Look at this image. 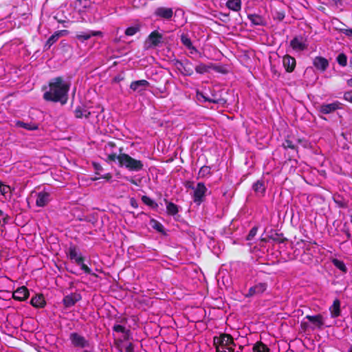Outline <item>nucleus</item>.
Returning a JSON list of instances; mask_svg holds the SVG:
<instances>
[{
	"label": "nucleus",
	"instance_id": "nucleus-58",
	"mask_svg": "<svg viewBox=\"0 0 352 352\" xmlns=\"http://www.w3.org/2000/svg\"><path fill=\"white\" fill-rule=\"evenodd\" d=\"M192 74V70H190L189 72H187L186 74V75H189V76H190V75H191Z\"/></svg>",
	"mask_w": 352,
	"mask_h": 352
},
{
	"label": "nucleus",
	"instance_id": "nucleus-38",
	"mask_svg": "<svg viewBox=\"0 0 352 352\" xmlns=\"http://www.w3.org/2000/svg\"><path fill=\"white\" fill-rule=\"evenodd\" d=\"M140 31L139 26H131L129 27L125 30V34L126 36H133L135 34L138 32Z\"/></svg>",
	"mask_w": 352,
	"mask_h": 352
},
{
	"label": "nucleus",
	"instance_id": "nucleus-27",
	"mask_svg": "<svg viewBox=\"0 0 352 352\" xmlns=\"http://www.w3.org/2000/svg\"><path fill=\"white\" fill-rule=\"evenodd\" d=\"M226 6L231 10L238 12L241 9V0H228Z\"/></svg>",
	"mask_w": 352,
	"mask_h": 352
},
{
	"label": "nucleus",
	"instance_id": "nucleus-59",
	"mask_svg": "<svg viewBox=\"0 0 352 352\" xmlns=\"http://www.w3.org/2000/svg\"><path fill=\"white\" fill-rule=\"evenodd\" d=\"M348 352H352V346H350V348L349 349Z\"/></svg>",
	"mask_w": 352,
	"mask_h": 352
},
{
	"label": "nucleus",
	"instance_id": "nucleus-9",
	"mask_svg": "<svg viewBox=\"0 0 352 352\" xmlns=\"http://www.w3.org/2000/svg\"><path fill=\"white\" fill-rule=\"evenodd\" d=\"M341 108L342 104L339 101H335L330 104H322L319 107L318 109L321 113L329 114Z\"/></svg>",
	"mask_w": 352,
	"mask_h": 352
},
{
	"label": "nucleus",
	"instance_id": "nucleus-43",
	"mask_svg": "<svg viewBox=\"0 0 352 352\" xmlns=\"http://www.w3.org/2000/svg\"><path fill=\"white\" fill-rule=\"evenodd\" d=\"M256 232H257V228H256V227L252 228L250 230V231L248 235L247 239L251 240L256 234Z\"/></svg>",
	"mask_w": 352,
	"mask_h": 352
},
{
	"label": "nucleus",
	"instance_id": "nucleus-6",
	"mask_svg": "<svg viewBox=\"0 0 352 352\" xmlns=\"http://www.w3.org/2000/svg\"><path fill=\"white\" fill-rule=\"evenodd\" d=\"M193 189L192 199L195 203L199 205L201 204L206 196L208 190L205 184L202 182H199L195 187H191Z\"/></svg>",
	"mask_w": 352,
	"mask_h": 352
},
{
	"label": "nucleus",
	"instance_id": "nucleus-17",
	"mask_svg": "<svg viewBox=\"0 0 352 352\" xmlns=\"http://www.w3.org/2000/svg\"><path fill=\"white\" fill-rule=\"evenodd\" d=\"M181 42L190 51V54H195L199 52L197 48L192 45L190 38L187 34H182L181 35Z\"/></svg>",
	"mask_w": 352,
	"mask_h": 352
},
{
	"label": "nucleus",
	"instance_id": "nucleus-45",
	"mask_svg": "<svg viewBox=\"0 0 352 352\" xmlns=\"http://www.w3.org/2000/svg\"><path fill=\"white\" fill-rule=\"evenodd\" d=\"M283 146L285 148H292V149H294L295 148V146L293 144V142L292 141H290V140H288L285 141V142L283 143Z\"/></svg>",
	"mask_w": 352,
	"mask_h": 352
},
{
	"label": "nucleus",
	"instance_id": "nucleus-16",
	"mask_svg": "<svg viewBox=\"0 0 352 352\" xmlns=\"http://www.w3.org/2000/svg\"><path fill=\"white\" fill-rule=\"evenodd\" d=\"M283 64L287 72H292L296 67V60L289 55H285L283 58Z\"/></svg>",
	"mask_w": 352,
	"mask_h": 352
},
{
	"label": "nucleus",
	"instance_id": "nucleus-4",
	"mask_svg": "<svg viewBox=\"0 0 352 352\" xmlns=\"http://www.w3.org/2000/svg\"><path fill=\"white\" fill-rule=\"evenodd\" d=\"M69 338L71 344L75 348L86 349L90 346L89 341L82 335L77 332L71 333Z\"/></svg>",
	"mask_w": 352,
	"mask_h": 352
},
{
	"label": "nucleus",
	"instance_id": "nucleus-37",
	"mask_svg": "<svg viewBox=\"0 0 352 352\" xmlns=\"http://www.w3.org/2000/svg\"><path fill=\"white\" fill-rule=\"evenodd\" d=\"M74 113H75V116L78 118H81L83 116L87 118L88 116V115L90 114V113L88 112L87 110L82 109L80 108H77L75 110Z\"/></svg>",
	"mask_w": 352,
	"mask_h": 352
},
{
	"label": "nucleus",
	"instance_id": "nucleus-34",
	"mask_svg": "<svg viewBox=\"0 0 352 352\" xmlns=\"http://www.w3.org/2000/svg\"><path fill=\"white\" fill-rule=\"evenodd\" d=\"M167 213L170 215H175L178 212L177 205L172 202H168L166 205Z\"/></svg>",
	"mask_w": 352,
	"mask_h": 352
},
{
	"label": "nucleus",
	"instance_id": "nucleus-35",
	"mask_svg": "<svg viewBox=\"0 0 352 352\" xmlns=\"http://www.w3.org/2000/svg\"><path fill=\"white\" fill-rule=\"evenodd\" d=\"M210 67H211L210 66H208L204 63H199V65H197L195 67V69L197 73L203 74L208 72V69Z\"/></svg>",
	"mask_w": 352,
	"mask_h": 352
},
{
	"label": "nucleus",
	"instance_id": "nucleus-56",
	"mask_svg": "<svg viewBox=\"0 0 352 352\" xmlns=\"http://www.w3.org/2000/svg\"><path fill=\"white\" fill-rule=\"evenodd\" d=\"M0 217H2L3 219V220H5L6 217L3 214V212L0 210Z\"/></svg>",
	"mask_w": 352,
	"mask_h": 352
},
{
	"label": "nucleus",
	"instance_id": "nucleus-36",
	"mask_svg": "<svg viewBox=\"0 0 352 352\" xmlns=\"http://www.w3.org/2000/svg\"><path fill=\"white\" fill-rule=\"evenodd\" d=\"M142 201L144 204L150 206L152 208H156L158 206L156 202L146 195L142 196Z\"/></svg>",
	"mask_w": 352,
	"mask_h": 352
},
{
	"label": "nucleus",
	"instance_id": "nucleus-2",
	"mask_svg": "<svg viewBox=\"0 0 352 352\" xmlns=\"http://www.w3.org/2000/svg\"><path fill=\"white\" fill-rule=\"evenodd\" d=\"M109 162L118 160L120 167H124L130 171H139L143 168V163L140 160H135L126 153H112L108 155Z\"/></svg>",
	"mask_w": 352,
	"mask_h": 352
},
{
	"label": "nucleus",
	"instance_id": "nucleus-60",
	"mask_svg": "<svg viewBox=\"0 0 352 352\" xmlns=\"http://www.w3.org/2000/svg\"><path fill=\"white\" fill-rule=\"evenodd\" d=\"M131 182L133 184H135V182L133 180H131Z\"/></svg>",
	"mask_w": 352,
	"mask_h": 352
},
{
	"label": "nucleus",
	"instance_id": "nucleus-3",
	"mask_svg": "<svg viewBox=\"0 0 352 352\" xmlns=\"http://www.w3.org/2000/svg\"><path fill=\"white\" fill-rule=\"evenodd\" d=\"M32 197H34L36 206L40 208L46 206L52 199V193L46 190L32 192Z\"/></svg>",
	"mask_w": 352,
	"mask_h": 352
},
{
	"label": "nucleus",
	"instance_id": "nucleus-57",
	"mask_svg": "<svg viewBox=\"0 0 352 352\" xmlns=\"http://www.w3.org/2000/svg\"><path fill=\"white\" fill-rule=\"evenodd\" d=\"M239 349H240V351H234V350H233V352H241L242 349H243V346H239Z\"/></svg>",
	"mask_w": 352,
	"mask_h": 352
},
{
	"label": "nucleus",
	"instance_id": "nucleus-18",
	"mask_svg": "<svg viewBox=\"0 0 352 352\" xmlns=\"http://www.w3.org/2000/svg\"><path fill=\"white\" fill-rule=\"evenodd\" d=\"M313 64L316 68L321 71H324L329 66L328 60L321 56H317L314 59Z\"/></svg>",
	"mask_w": 352,
	"mask_h": 352
},
{
	"label": "nucleus",
	"instance_id": "nucleus-25",
	"mask_svg": "<svg viewBox=\"0 0 352 352\" xmlns=\"http://www.w3.org/2000/svg\"><path fill=\"white\" fill-rule=\"evenodd\" d=\"M31 305L33 307L41 308L45 305V301L42 295H38L31 299Z\"/></svg>",
	"mask_w": 352,
	"mask_h": 352
},
{
	"label": "nucleus",
	"instance_id": "nucleus-15",
	"mask_svg": "<svg viewBox=\"0 0 352 352\" xmlns=\"http://www.w3.org/2000/svg\"><path fill=\"white\" fill-rule=\"evenodd\" d=\"M149 82L146 80H140L133 81L130 85V89L133 91L141 92L149 86Z\"/></svg>",
	"mask_w": 352,
	"mask_h": 352
},
{
	"label": "nucleus",
	"instance_id": "nucleus-32",
	"mask_svg": "<svg viewBox=\"0 0 352 352\" xmlns=\"http://www.w3.org/2000/svg\"><path fill=\"white\" fill-rule=\"evenodd\" d=\"M253 189L256 193L263 195L265 190L264 182L262 181H257L253 185Z\"/></svg>",
	"mask_w": 352,
	"mask_h": 352
},
{
	"label": "nucleus",
	"instance_id": "nucleus-13",
	"mask_svg": "<svg viewBox=\"0 0 352 352\" xmlns=\"http://www.w3.org/2000/svg\"><path fill=\"white\" fill-rule=\"evenodd\" d=\"M267 283H259L251 287L248 293L245 295L246 297H252L255 295L261 294L267 289Z\"/></svg>",
	"mask_w": 352,
	"mask_h": 352
},
{
	"label": "nucleus",
	"instance_id": "nucleus-19",
	"mask_svg": "<svg viewBox=\"0 0 352 352\" xmlns=\"http://www.w3.org/2000/svg\"><path fill=\"white\" fill-rule=\"evenodd\" d=\"M69 257L76 264H80L81 261H84V258L80 253H79L75 247H70L69 249Z\"/></svg>",
	"mask_w": 352,
	"mask_h": 352
},
{
	"label": "nucleus",
	"instance_id": "nucleus-31",
	"mask_svg": "<svg viewBox=\"0 0 352 352\" xmlns=\"http://www.w3.org/2000/svg\"><path fill=\"white\" fill-rule=\"evenodd\" d=\"M250 21L254 25H261L263 24V19L258 14H250L248 16Z\"/></svg>",
	"mask_w": 352,
	"mask_h": 352
},
{
	"label": "nucleus",
	"instance_id": "nucleus-44",
	"mask_svg": "<svg viewBox=\"0 0 352 352\" xmlns=\"http://www.w3.org/2000/svg\"><path fill=\"white\" fill-rule=\"evenodd\" d=\"M78 265L80 266V269L82 270H83L85 273H87V274H91V270L87 265L84 264L83 261H81V263L80 264H78Z\"/></svg>",
	"mask_w": 352,
	"mask_h": 352
},
{
	"label": "nucleus",
	"instance_id": "nucleus-1",
	"mask_svg": "<svg viewBox=\"0 0 352 352\" xmlns=\"http://www.w3.org/2000/svg\"><path fill=\"white\" fill-rule=\"evenodd\" d=\"M69 84L61 77L53 78L49 83V87L43 94V98L47 101L60 102L64 104L67 100Z\"/></svg>",
	"mask_w": 352,
	"mask_h": 352
},
{
	"label": "nucleus",
	"instance_id": "nucleus-20",
	"mask_svg": "<svg viewBox=\"0 0 352 352\" xmlns=\"http://www.w3.org/2000/svg\"><path fill=\"white\" fill-rule=\"evenodd\" d=\"M14 126L19 128H23L28 131H36L38 129V124L36 122H24L17 120L15 122Z\"/></svg>",
	"mask_w": 352,
	"mask_h": 352
},
{
	"label": "nucleus",
	"instance_id": "nucleus-22",
	"mask_svg": "<svg viewBox=\"0 0 352 352\" xmlns=\"http://www.w3.org/2000/svg\"><path fill=\"white\" fill-rule=\"evenodd\" d=\"M331 316L332 318H337L340 315V301L338 299H336L332 305L329 307Z\"/></svg>",
	"mask_w": 352,
	"mask_h": 352
},
{
	"label": "nucleus",
	"instance_id": "nucleus-49",
	"mask_svg": "<svg viewBox=\"0 0 352 352\" xmlns=\"http://www.w3.org/2000/svg\"><path fill=\"white\" fill-rule=\"evenodd\" d=\"M130 204L131 206L133 207L134 208H137L138 207V202L134 198H131L130 199Z\"/></svg>",
	"mask_w": 352,
	"mask_h": 352
},
{
	"label": "nucleus",
	"instance_id": "nucleus-10",
	"mask_svg": "<svg viewBox=\"0 0 352 352\" xmlns=\"http://www.w3.org/2000/svg\"><path fill=\"white\" fill-rule=\"evenodd\" d=\"M154 14L158 18L170 20L173 16V10L170 8L159 7L155 9Z\"/></svg>",
	"mask_w": 352,
	"mask_h": 352
},
{
	"label": "nucleus",
	"instance_id": "nucleus-5",
	"mask_svg": "<svg viewBox=\"0 0 352 352\" xmlns=\"http://www.w3.org/2000/svg\"><path fill=\"white\" fill-rule=\"evenodd\" d=\"M163 43V35L158 31H153L144 42V48L154 49Z\"/></svg>",
	"mask_w": 352,
	"mask_h": 352
},
{
	"label": "nucleus",
	"instance_id": "nucleus-40",
	"mask_svg": "<svg viewBox=\"0 0 352 352\" xmlns=\"http://www.w3.org/2000/svg\"><path fill=\"white\" fill-rule=\"evenodd\" d=\"M337 61L341 66H345L347 63L346 56L344 54H340L337 57Z\"/></svg>",
	"mask_w": 352,
	"mask_h": 352
},
{
	"label": "nucleus",
	"instance_id": "nucleus-48",
	"mask_svg": "<svg viewBox=\"0 0 352 352\" xmlns=\"http://www.w3.org/2000/svg\"><path fill=\"white\" fill-rule=\"evenodd\" d=\"M153 222L155 223V225L153 226V228H155L158 231H161L162 228V226L156 221H153Z\"/></svg>",
	"mask_w": 352,
	"mask_h": 352
},
{
	"label": "nucleus",
	"instance_id": "nucleus-26",
	"mask_svg": "<svg viewBox=\"0 0 352 352\" xmlns=\"http://www.w3.org/2000/svg\"><path fill=\"white\" fill-rule=\"evenodd\" d=\"M197 98L199 100H203L204 102H209L214 104L221 103V100L220 98H217L213 96L212 98H208L203 93L197 92Z\"/></svg>",
	"mask_w": 352,
	"mask_h": 352
},
{
	"label": "nucleus",
	"instance_id": "nucleus-54",
	"mask_svg": "<svg viewBox=\"0 0 352 352\" xmlns=\"http://www.w3.org/2000/svg\"><path fill=\"white\" fill-rule=\"evenodd\" d=\"M94 165L96 170H100V169L102 170V167L99 164L94 163Z\"/></svg>",
	"mask_w": 352,
	"mask_h": 352
},
{
	"label": "nucleus",
	"instance_id": "nucleus-14",
	"mask_svg": "<svg viewBox=\"0 0 352 352\" xmlns=\"http://www.w3.org/2000/svg\"><path fill=\"white\" fill-rule=\"evenodd\" d=\"M29 296L28 289L25 287L22 286L19 287L16 290L13 292L12 297L14 300L23 301L26 300Z\"/></svg>",
	"mask_w": 352,
	"mask_h": 352
},
{
	"label": "nucleus",
	"instance_id": "nucleus-42",
	"mask_svg": "<svg viewBox=\"0 0 352 352\" xmlns=\"http://www.w3.org/2000/svg\"><path fill=\"white\" fill-rule=\"evenodd\" d=\"M235 346H226L223 347H217V352H233Z\"/></svg>",
	"mask_w": 352,
	"mask_h": 352
},
{
	"label": "nucleus",
	"instance_id": "nucleus-53",
	"mask_svg": "<svg viewBox=\"0 0 352 352\" xmlns=\"http://www.w3.org/2000/svg\"><path fill=\"white\" fill-rule=\"evenodd\" d=\"M54 43L48 38V40L46 42L45 46H48V48L51 47Z\"/></svg>",
	"mask_w": 352,
	"mask_h": 352
},
{
	"label": "nucleus",
	"instance_id": "nucleus-47",
	"mask_svg": "<svg viewBox=\"0 0 352 352\" xmlns=\"http://www.w3.org/2000/svg\"><path fill=\"white\" fill-rule=\"evenodd\" d=\"M340 32L345 34L346 36L352 38V29H341Z\"/></svg>",
	"mask_w": 352,
	"mask_h": 352
},
{
	"label": "nucleus",
	"instance_id": "nucleus-39",
	"mask_svg": "<svg viewBox=\"0 0 352 352\" xmlns=\"http://www.w3.org/2000/svg\"><path fill=\"white\" fill-rule=\"evenodd\" d=\"M333 263L337 268H338L341 271H342V272L346 271V267L345 266L344 263L342 261H340L338 259H334L333 261Z\"/></svg>",
	"mask_w": 352,
	"mask_h": 352
},
{
	"label": "nucleus",
	"instance_id": "nucleus-30",
	"mask_svg": "<svg viewBox=\"0 0 352 352\" xmlns=\"http://www.w3.org/2000/svg\"><path fill=\"white\" fill-rule=\"evenodd\" d=\"M212 175L211 168L208 166H203L198 173V178H205Z\"/></svg>",
	"mask_w": 352,
	"mask_h": 352
},
{
	"label": "nucleus",
	"instance_id": "nucleus-8",
	"mask_svg": "<svg viewBox=\"0 0 352 352\" xmlns=\"http://www.w3.org/2000/svg\"><path fill=\"white\" fill-rule=\"evenodd\" d=\"M290 46L295 52H300L307 48L308 43L302 36H296L290 41Z\"/></svg>",
	"mask_w": 352,
	"mask_h": 352
},
{
	"label": "nucleus",
	"instance_id": "nucleus-52",
	"mask_svg": "<svg viewBox=\"0 0 352 352\" xmlns=\"http://www.w3.org/2000/svg\"><path fill=\"white\" fill-rule=\"evenodd\" d=\"M54 43L48 38V40L46 42L45 46H48V48L51 47Z\"/></svg>",
	"mask_w": 352,
	"mask_h": 352
},
{
	"label": "nucleus",
	"instance_id": "nucleus-11",
	"mask_svg": "<svg viewBox=\"0 0 352 352\" xmlns=\"http://www.w3.org/2000/svg\"><path fill=\"white\" fill-rule=\"evenodd\" d=\"M103 34L101 31L87 30L86 32H80L76 35V38L83 43L89 40L92 36H102Z\"/></svg>",
	"mask_w": 352,
	"mask_h": 352
},
{
	"label": "nucleus",
	"instance_id": "nucleus-28",
	"mask_svg": "<svg viewBox=\"0 0 352 352\" xmlns=\"http://www.w3.org/2000/svg\"><path fill=\"white\" fill-rule=\"evenodd\" d=\"M113 330L118 333H122L123 334V338L128 340L130 336V331L126 329V328L120 324H116L113 327Z\"/></svg>",
	"mask_w": 352,
	"mask_h": 352
},
{
	"label": "nucleus",
	"instance_id": "nucleus-7",
	"mask_svg": "<svg viewBox=\"0 0 352 352\" xmlns=\"http://www.w3.org/2000/svg\"><path fill=\"white\" fill-rule=\"evenodd\" d=\"M214 344L217 347H223L226 346H236L233 338L229 334H221L219 336L214 338Z\"/></svg>",
	"mask_w": 352,
	"mask_h": 352
},
{
	"label": "nucleus",
	"instance_id": "nucleus-21",
	"mask_svg": "<svg viewBox=\"0 0 352 352\" xmlns=\"http://www.w3.org/2000/svg\"><path fill=\"white\" fill-rule=\"evenodd\" d=\"M306 318L312 323L314 328L316 327L320 329L324 325V319L320 314L316 316H307Z\"/></svg>",
	"mask_w": 352,
	"mask_h": 352
},
{
	"label": "nucleus",
	"instance_id": "nucleus-46",
	"mask_svg": "<svg viewBox=\"0 0 352 352\" xmlns=\"http://www.w3.org/2000/svg\"><path fill=\"white\" fill-rule=\"evenodd\" d=\"M343 98L345 100L352 103V91L345 92Z\"/></svg>",
	"mask_w": 352,
	"mask_h": 352
},
{
	"label": "nucleus",
	"instance_id": "nucleus-24",
	"mask_svg": "<svg viewBox=\"0 0 352 352\" xmlns=\"http://www.w3.org/2000/svg\"><path fill=\"white\" fill-rule=\"evenodd\" d=\"M116 148V145L112 142H107L104 147V155H105V161L108 163H111L112 162H109L108 160V155L112 154V153H116V152L114 151Z\"/></svg>",
	"mask_w": 352,
	"mask_h": 352
},
{
	"label": "nucleus",
	"instance_id": "nucleus-23",
	"mask_svg": "<svg viewBox=\"0 0 352 352\" xmlns=\"http://www.w3.org/2000/svg\"><path fill=\"white\" fill-rule=\"evenodd\" d=\"M91 1L90 0H76L75 6L79 12H83L87 8L91 7Z\"/></svg>",
	"mask_w": 352,
	"mask_h": 352
},
{
	"label": "nucleus",
	"instance_id": "nucleus-51",
	"mask_svg": "<svg viewBox=\"0 0 352 352\" xmlns=\"http://www.w3.org/2000/svg\"><path fill=\"white\" fill-rule=\"evenodd\" d=\"M102 177L104 179H106L107 180H109L111 178V174L107 173V174H105L104 175H103Z\"/></svg>",
	"mask_w": 352,
	"mask_h": 352
},
{
	"label": "nucleus",
	"instance_id": "nucleus-41",
	"mask_svg": "<svg viewBox=\"0 0 352 352\" xmlns=\"http://www.w3.org/2000/svg\"><path fill=\"white\" fill-rule=\"evenodd\" d=\"M65 30L58 31L56 32L54 34H52L49 39L54 43L57 41V40L59 38L60 36H61L63 34V32H65Z\"/></svg>",
	"mask_w": 352,
	"mask_h": 352
},
{
	"label": "nucleus",
	"instance_id": "nucleus-55",
	"mask_svg": "<svg viewBox=\"0 0 352 352\" xmlns=\"http://www.w3.org/2000/svg\"><path fill=\"white\" fill-rule=\"evenodd\" d=\"M347 85L348 86L352 87V78H350L347 80Z\"/></svg>",
	"mask_w": 352,
	"mask_h": 352
},
{
	"label": "nucleus",
	"instance_id": "nucleus-12",
	"mask_svg": "<svg viewBox=\"0 0 352 352\" xmlns=\"http://www.w3.org/2000/svg\"><path fill=\"white\" fill-rule=\"evenodd\" d=\"M81 300V296L78 293H72L64 297L63 302L66 308L74 306L77 302Z\"/></svg>",
	"mask_w": 352,
	"mask_h": 352
},
{
	"label": "nucleus",
	"instance_id": "nucleus-33",
	"mask_svg": "<svg viewBox=\"0 0 352 352\" xmlns=\"http://www.w3.org/2000/svg\"><path fill=\"white\" fill-rule=\"evenodd\" d=\"M254 352H269L268 347L261 342H256L253 346Z\"/></svg>",
	"mask_w": 352,
	"mask_h": 352
},
{
	"label": "nucleus",
	"instance_id": "nucleus-29",
	"mask_svg": "<svg viewBox=\"0 0 352 352\" xmlns=\"http://www.w3.org/2000/svg\"><path fill=\"white\" fill-rule=\"evenodd\" d=\"M0 194L5 199L10 198L12 192L11 188L9 186L5 185L2 183L0 184Z\"/></svg>",
	"mask_w": 352,
	"mask_h": 352
},
{
	"label": "nucleus",
	"instance_id": "nucleus-50",
	"mask_svg": "<svg viewBox=\"0 0 352 352\" xmlns=\"http://www.w3.org/2000/svg\"><path fill=\"white\" fill-rule=\"evenodd\" d=\"M126 352H134L133 344L129 343V344L126 347Z\"/></svg>",
	"mask_w": 352,
	"mask_h": 352
}]
</instances>
